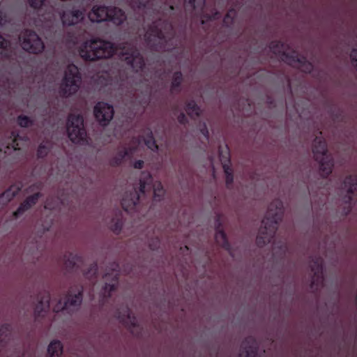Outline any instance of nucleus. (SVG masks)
Masks as SVG:
<instances>
[{
	"label": "nucleus",
	"instance_id": "38",
	"mask_svg": "<svg viewBox=\"0 0 357 357\" xmlns=\"http://www.w3.org/2000/svg\"><path fill=\"white\" fill-rule=\"evenodd\" d=\"M182 79V74L179 72H176L173 75L171 84V91L174 92L178 90Z\"/></svg>",
	"mask_w": 357,
	"mask_h": 357
},
{
	"label": "nucleus",
	"instance_id": "52",
	"mask_svg": "<svg viewBox=\"0 0 357 357\" xmlns=\"http://www.w3.org/2000/svg\"><path fill=\"white\" fill-rule=\"evenodd\" d=\"M52 220L47 221V222L45 224V225L43 226V230L44 231H48L50 229V227H52Z\"/></svg>",
	"mask_w": 357,
	"mask_h": 357
},
{
	"label": "nucleus",
	"instance_id": "26",
	"mask_svg": "<svg viewBox=\"0 0 357 357\" xmlns=\"http://www.w3.org/2000/svg\"><path fill=\"white\" fill-rule=\"evenodd\" d=\"M139 199L137 192L126 194L122 199V206L125 211H131L136 206Z\"/></svg>",
	"mask_w": 357,
	"mask_h": 357
},
{
	"label": "nucleus",
	"instance_id": "51",
	"mask_svg": "<svg viewBox=\"0 0 357 357\" xmlns=\"http://www.w3.org/2000/svg\"><path fill=\"white\" fill-rule=\"evenodd\" d=\"M144 162L142 160H137L133 163V167L135 169H142L144 167Z\"/></svg>",
	"mask_w": 357,
	"mask_h": 357
},
{
	"label": "nucleus",
	"instance_id": "25",
	"mask_svg": "<svg viewBox=\"0 0 357 357\" xmlns=\"http://www.w3.org/2000/svg\"><path fill=\"white\" fill-rule=\"evenodd\" d=\"M63 354V344L57 340L50 342L47 349V357H61Z\"/></svg>",
	"mask_w": 357,
	"mask_h": 357
},
{
	"label": "nucleus",
	"instance_id": "24",
	"mask_svg": "<svg viewBox=\"0 0 357 357\" xmlns=\"http://www.w3.org/2000/svg\"><path fill=\"white\" fill-rule=\"evenodd\" d=\"M83 262V257L78 253L69 252L64 256V266L68 270H72L81 266Z\"/></svg>",
	"mask_w": 357,
	"mask_h": 357
},
{
	"label": "nucleus",
	"instance_id": "23",
	"mask_svg": "<svg viewBox=\"0 0 357 357\" xmlns=\"http://www.w3.org/2000/svg\"><path fill=\"white\" fill-rule=\"evenodd\" d=\"M50 305V296L47 294L43 296L40 300L36 303L33 314L36 319L42 318L45 317V315L48 312L49 307Z\"/></svg>",
	"mask_w": 357,
	"mask_h": 357
},
{
	"label": "nucleus",
	"instance_id": "21",
	"mask_svg": "<svg viewBox=\"0 0 357 357\" xmlns=\"http://www.w3.org/2000/svg\"><path fill=\"white\" fill-rule=\"evenodd\" d=\"M144 38L147 43L155 45L157 44H162V40L165 38V36L161 29L160 31L158 30L157 26L149 28L146 31Z\"/></svg>",
	"mask_w": 357,
	"mask_h": 357
},
{
	"label": "nucleus",
	"instance_id": "35",
	"mask_svg": "<svg viewBox=\"0 0 357 357\" xmlns=\"http://www.w3.org/2000/svg\"><path fill=\"white\" fill-rule=\"evenodd\" d=\"M52 311L54 312H60L62 311H66L67 312V305L66 303V300H63L61 298H55L52 301Z\"/></svg>",
	"mask_w": 357,
	"mask_h": 357
},
{
	"label": "nucleus",
	"instance_id": "8",
	"mask_svg": "<svg viewBox=\"0 0 357 357\" xmlns=\"http://www.w3.org/2000/svg\"><path fill=\"white\" fill-rule=\"evenodd\" d=\"M309 286L312 290H317L324 282L323 260L317 257L312 260L310 265Z\"/></svg>",
	"mask_w": 357,
	"mask_h": 357
},
{
	"label": "nucleus",
	"instance_id": "47",
	"mask_svg": "<svg viewBox=\"0 0 357 357\" xmlns=\"http://www.w3.org/2000/svg\"><path fill=\"white\" fill-rule=\"evenodd\" d=\"M30 6L34 8H38L42 6L45 0H28Z\"/></svg>",
	"mask_w": 357,
	"mask_h": 357
},
{
	"label": "nucleus",
	"instance_id": "32",
	"mask_svg": "<svg viewBox=\"0 0 357 357\" xmlns=\"http://www.w3.org/2000/svg\"><path fill=\"white\" fill-rule=\"evenodd\" d=\"M109 226L110 229L115 234L120 233L123 226L121 213L120 211L115 213V216L109 221Z\"/></svg>",
	"mask_w": 357,
	"mask_h": 357
},
{
	"label": "nucleus",
	"instance_id": "42",
	"mask_svg": "<svg viewBox=\"0 0 357 357\" xmlns=\"http://www.w3.org/2000/svg\"><path fill=\"white\" fill-rule=\"evenodd\" d=\"M50 150V146L47 143L40 144L38 149V155L39 157H44L46 155Z\"/></svg>",
	"mask_w": 357,
	"mask_h": 357
},
{
	"label": "nucleus",
	"instance_id": "10",
	"mask_svg": "<svg viewBox=\"0 0 357 357\" xmlns=\"http://www.w3.org/2000/svg\"><path fill=\"white\" fill-rule=\"evenodd\" d=\"M116 317L132 333H135L139 326V319L132 314L130 310L126 306H122L117 310Z\"/></svg>",
	"mask_w": 357,
	"mask_h": 357
},
{
	"label": "nucleus",
	"instance_id": "41",
	"mask_svg": "<svg viewBox=\"0 0 357 357\" xmlns=\"http://www.w3.org/2000/svg\"><path fill=\"white\" fill-rule=\"evenodd\" d=\"M17 121L18 124L22 128H27L33 124L32 120L26 116H20Z\"/></svg>",
	"mask_w": 357,
	"mask_h": 357
},
{
	"label": "nucleus",
	"instance_id": "28",
	"mask_svg": "<svg viewBox=\"0 0 357 357\" xmlns=\"http://www.w3.org/2000/svg\"><path fill=\"white\" fill-rule=\"evenodd\" d=\"M141 138L149 150L154 153L158 151L159 147L157 145L153 133L150 130H146Z\"/></svg>",
	"mask_w": 357,
	"mask_h": 357
},
{
	"label": "nucleus",
	"instance_id": "48",
	"mask_svg": "<svg viewBox=\"0 0 357 357\" xmlns=\"http://www.w3.org/2000/svg\"><path fill=\"white\" fill-rule=\"evenodd\" d=\"M177 120L178 122L181 124L184 125L188 123V117L183 112L179 114V115L177 116Z\"/></svg>",
	"mask_w": 357,
	"mask_h": 357
},
{
	"label": "nucleus",
	"instance_id": "34",
	"mask_svg": "<svg viewBox=\"0 0 357 357\" xmlns=\"http://www.w3.org/2000/svg\"><path fill=\"white\" fill-rule=\"evenodd\" d=\"M215 238L217 243L226 249L227 250H229L230 245L227 240L226 234L222 231V229H220L216 231L215 235Z\"/></svg>",
	"mask_w": 357,
	"mask_h": 357
},
{
	"label": "nucleus",
	"instance_id": "1",
	"mask_svg": "<svg viewBox=\"0 0 357 357\" xmlns=\"http://www.w3.org/2000/svg\"><path fill=\"white\" fill-rule=\"evenodd\" d=\"M284 213V203L280 199L275 198L268 204L256 238L258 246L262 247L271 241L278 229L279 224L282 220Z\"/></svg>",
	"mask_w": 357,
	"mask_h": 357
},
{
	"label": "nucleus",
	"instance_id": "44",
	"mask_svg": "<svg viewBox=\"0 0 357 357\" xmlns=\"http://www.w3.org/2000/svg\"><path fill=\"white\" fill-rule=\"evenodd\" d=\"M349 56L351 65L357 72V49H352Z\"/></svg>",
	"mask_w": 357,
	"mask_h": 357
},
{
	"label": "nucleus",
	"instance_id": "37",
	"mask_svg": "<svg viewBox=\"0 0 357 357\" xmlns=\"http://www.w3.org/2000/svg\"><path fill=\"white\" fill-rule=\"evenodd\" d=\"M154 197L155 199L160 200L165 195V189L160 181H155L153 185Z\"/></svg>",
	"mask_w": 357,
	"mask_h": 357
},
{
	"label": "nucleus",
	"instance_id": "16",
	"mask_svg": "<svg viewBox=\"0 0 357 357\" xmlns=\"http://www.w3.org/2000/svg\"><path fill=\"white\" fill-rule=\"evenodd\" d=\"M84 13L79 10H64L61 14V20L63 25L73 26L82 21Z\"/></svg>",
	"mask_w": 357,
	"mask_h": 357
},
{
	"label": "nucleus",
	"instance_id": "33",
	"mask_svg": "<svg viewBox=\"0 0 357 357\" xmlns=\"http://www.w3.org/2000/svg\"><path fill=\"white\" fill-rule=\"evenodd\" d=\"M153 182V177L150 172H142L139 176V190L144 192L147 187Z\"/></svg>",
	"mask_w": 357,
	"mask_h": 357
},
{
	"label": "nucleus",
	"instance_id": "2",
	"mask_svg": "<svg viewBox=\"0 0 357 357\" xmlns=\"http://www.w3.org/2000/svg\"><path fill=\"white\" fill-rule=\"evenodd\" d=\"M116 51L110 42L100 39L88 40L79 46V56L86 61H96L109 58Z\"/></svg>",
	"mask_w": 357,
	"mask_h": 357
},
{
	"label": "nucleus",
	"instance_id": "15",
	"mask_svg": "<svg viewBox=\"0 0 357 357\" xmlns=\"http://www.w3.org/2000/svg\"><path fill=\"white\" fill-rule=\"evenodd\" d=\"M110 7L94 6L89 12L88 17L92 22L109 21Z\"/></svg>",
	"mask_w": 357,
	"mask_h": 357
},
{
	"label": "nucleus",
	"instance_id": "19",
	"mask_svg": "<svg viewBox=\"0 0 357 357\" xmlns=\"http://www.w3.org/2000/svg\"><path fill=\"white\" fill-rule=\"evenodd\" d=\"M40 196V193H36L33 195L28 197L19 206L17 209L13 212V215L14 218L17 219L23 216L26 211H28L33 206L36 204Z\"/></svg>",
	"mask_w": 357,
	"mask_h": 357
},
{
	"label": "nucleus",
	"instance_id": "53",
	"mask_svg": "<svg viewBox=\"0 0 357 357\" xmlns=\"http://www.w3.org/2000/svg\"><path fill=\"white\" fill-rule=\"evenodd\" d=\"M172 29V27L170 25H165V33H169V31Z\"/></svg>",
	"mask_w": 357,
	"mask_h": 357
},
{
	"label": "nucleus",
	"instance_id": "43",
	"mask_svg": "<svg viewBox=\"0 0 357 357\" xmlns=\"http://www.w3.org/2000/svg\"><path fill=\"white\" fill-rule=\"evenodd\" d=\"M198 129L199 132L206 138L208 139L209 132L207 128L206 123L204 121H199L198 123Z\"/></svg>",
	"mask_w": 357,
	"mask_h": 357
},
{
	"label": "nucleus",
	"instance_id": "39",
	"mask_svg": "<svg viewBox=\"0 0 357 357\" xmlns=\"http://www.w3.org/2000/svg\"><path fill=\"white\" fill-rule=\"evenodd\" d=\"M236 15V12L234 9H231L228 11L227 14L224 18V24L226 26H230L233 23V20Z\"/></svg>",
	"mask_w": 357,
	"mask_h": 357
},
{
	"label": "nucleus",
	"instance_id": "17",
	"mask_svg": "<svg viewBox=\"0 0 357 357\" xmlns=\"http://www.w3.org/2000/svg\"><path fill=\"white\" fill-rule=\"evenodd\" d=\"M22 186L21 183H14L0 195V211L18 195Z\"/></svg>",
	"mask_w": 357,
	"mask_h": 357
},
{
	"label": "nucleus",
	"instance_id": "6",
	"mask_svg": "<svg viewBox=\"0 0 357 357\" xmlns=\"http://www.w3.org/2000/svg\"><path fill=\"white\" fill-rule=\"evenodd\" d=\"M20 40L23 50L30 53L38 54L45 48L43 40L35 32L26 31Z\"/></svg>",
	"mask_w": 357,
	"mask_h": 357
},
{
	"label": "nucleus",
	"instance_id": "31",
	"mask_svg": "<svg viewBox=\"0 0 357 357\" xmlns=\"http://www.w3.org/2000/svg\"><path fill=\"white\" fill-rule=\"evenodd\" d=\"M126 18L125 13L121 9L110 7L109 21L112 22L115 24H121Z\"/></svg>",
	"mask_w": 357,
	"mask_h": 357
},
{
	"label": "nucleus",
	"instance_id": "49",
	"mask_svg": "<svg viewBox=\"0 0 357 357\" xmlns=\"http://www.w3.org/2000/svg\"><path fill=\"white\" fill-rule=\"evenodd\" d=\"M8 17V14L7 11L3 12L0 10V25H3L7 21V18Z\"/></svg>",
	"mask_w": 357,
	"mask_h": 357
},
{
	"label": "nucleus",
	"instance_id": "7",
	"mask_svg": "<svg viewBox=\"0 0 357 357\" xmlns=\"http://www.w3.org/2000/svg\"><path fill=\"white\" fill-rule=\"evenodd\" d=\"M340 195L344 203L351 206L356 197H357V176L349 175L346 176L340 187Z\"/></svg>",
	"mask_w": 357,
	"mask_h": 357
},
{
	"label": "nucleus",
	"instance_id": "3",
	"mask_svg": "<svg viewBox=\"0 0 357 357\" xmlns=\"http://www.w3.org/2000/svg\"><path fill=\"white\" fill-rule=\"evenodd\" d=\"M269 48L275 54H282V59L288 64L300 69L305 73H310L313 69L312 64L297 52L293 51L290 53L284 52V44L279 41H273L270 43Z\"/></svg>",
	"mask_w": 357,
	"mask_h": 357
},
{
	"label": "nucleus",
	"instance_id": "13",
	"mask_svg": "<svg viewBox=\"0 0 357 357\" xmlns=\"http://www.w3.org/2000/svg\"><path fill=\"white\" fill-rule=\"evenodd\" d=\"M220 158L225 176V183L227 186L229 187L234 181V171L231 167L227 147H224L220 150Z\"/></svg>",
	"mask_w": 357,
	"mask_h": 357
},
{
	"label": "nucleus",
	"instance_id": "20",
	"mask_svg": "<svg viewBox=\"0 0 357 357\" xmlns=\"http://www.w3.org/2000/svg\"><path fill=\"white\" fill-rule=\"evenodd\" d=\"M239 357H259L257 354V343L252 337L246 339L242 343Z\"/></svg>",
	"mask_w": 357,
	"mask_h": 357
},
{
	"label": "nucleus",
	"instance_id": "22",
	"mask_svg": "<svg viewBox=\"0 0 357 357\" xmlns=\"http://www.w3.org/2000/svg\"><path fill=\"white\" fill-rule=\"evenodd\" d=\"M312 152L316 160L329 155L327 154L326 143L321 134L319 136H317L314 140Z\"/></svg>",
	"mask_w": 357,
	"mask_h": 357
},
{
	"label": "nucleus",
	"instance_id": "12",
	"mask_svg": "<svg viewBox=\"0 0 357 357\" xmlns=\"http://www.w3.org/2000/svg\"><path fill=\"white\" fill-rule=\"evenodd\" d=\"M82 294L83 287L82 286H76L70 289L65 298L67 305V312L75 311L79 307L83 299Z\"/></svg>",
	"mask_w": 357,
	"mask_h": 357
},
{
	"label": "nucleus",
	"instance_id": "4",
	"mask_svg": "<svg viewBox=\"0 0 357 357\" xmlns=\"http://www.w3.org/2000/svg\"><path fill=\"white\" fill-rule=\"evenodd\" d=\"M80 84L81 76L77 67L73 64H69L65 70L59 93L65 97L70 96L77 92Z\"/></svg>",
	"mask_w": 357,
	"mask_h": 357
},
{
	"label": "nucleus",
	"instance_id": "5",
	"mask_svg": "<svg viewBox=\"0 0 357 357\" xmlns=\"http://www.w3.org/2000/svg\"><path fill=\"white\" fill-rule=\"evenodd\" d=\"M67 132L69 139L75 144L86 141V132L84 128V121L81 116L72 114L68 117Z\"/></svg>",
	"mask_w": 357,
	"mask_h": 357
},
{
	"label": "nucleus",
	"instance_id": "27",
	"mask_svg": "<svg viewBox=\"0 0 357 357\" xmlns=\"http://www.w3.org/2000/svg\"><path fill=\"white\" fill-rule=\"evenodd\" d=\"M317 161L319 163V169L323 176H326L332 172L334 164L333 158L330 155L317 160Z\"/></svg>",
	"mask_w": 357,
	"mask_h": 357
},
{
	"label": "nucleus",
	"instance_id": "29",
	"mask_svg": "<svg viewBox=\"0 0 357 357\" xmlns=\"http://www.w3.org/2000/svg\"><path fill=\"white\" fill-rule=\"evenodd\" d=\"M185 109L188 116H190L191 118L198 117L202 113V110L200 107L195 100H192L186 102Z\"/></svg>",
	"mask_w": 357,
	"mask_h": 357
},
{
	"label": "nucleus",
	"instance_id": "50",
	"mask_svg": "<svg viewBox=\"0 0 357 357\" xmlns=\"http://www.w3.org/2000/svg\"><path fill=\"white\" fill-rule=\"evenodd\" d=\"M214 227L216 229V231L220 230V229H221V227H222V222H221V220H220V217L219 215H218L215 220V222H214Z\"/></svg>",
	"mask_w": 357,
	"mask_h": 357
},
{
	"label": "nucleus",
	"instance_id": "30",
	"mask_svg": "<svg viewBox=\"0 0 357 357\" xmlns=\"http://www.w3.org/2000/svg\"><path fill=\"white\" fill-rule=\"evenodd\" d=\"M13 331L11 324L5 323L0 326V345L6 344L10 339Z\"/></svg>",
	"mask_w": 357,
	"mask_h": 357
},
{
	"label": "nucleus",
	"instance_id": "46",
	"mask_svg": "<svg viewBox=\"0 0 357 357\" xmlns=\"http://www.w3.org/2000/svg\"><path fill=\"white\" fill-rule=\"evenodd\" d=\"M8 45V41H6L1 36H0V55L2 54L7 49Z\"/></svg>",
	"mask_w": 357,
	"mask_h": 357
},
{
	"label": "nucleus",
	"instance_id": "18",
	"mask_svg": "<svg viewBox=\"0 0 357 357\" xmlns=\"http://www.w3.org/2000/svg\"><path fill=\"white\" fill-rule=\"evenodd\" d=\"M104 284L102 285L100 294L104 298L110 296L111 292L114 290L117 284V275L116 273L105 274L103 277Z\"/></svg>",
	"mask_w": 357,
	"mask_h": 357
},
{
	"label": "nucleus",
	"instance_id": "45",
	"mask_svg": "<svg viewBox=\"0 0 357 357\" xmlns=\"http://www.w3.org/2000/svg\"><path fill=\"white\" fill-rule=\"evenodd\" d=\"M147 2V0H132L131 1V6L135 8H140L142 6H145L146 3Z\"/></svg>",
	"mask_w": 357,
	"mask_h": 357
},
{
	"label": "nucleus",
	"instance_id": "11",
	"mask_svg": "<svg viewBox=\"0 0 357 357\" xmlns=\"http://www.w3.org/2000/svg\"><path fill=\"white\" fill-rule=\"evenodd\" d=\"M114 108L104 102H98L93 109L96 120L102 126H107L114 116Z\"/></svg>",
	"mask_w": 357,
	"mask_h": 357
},
{
	"label": "nucleus",
	"instance_id": "14",
	"mask_svg": "<svg viewBox=\"0 0 357 357\" xmlns=\"http://www.w3.org/2000/svg\"><path fill=\"white\" fill-rule=\"evenodd\" d=\"M121 59L125 60L128 65H130L133 70L138 71L142 68L144 61L142 56L136 50L130 49L123 50L121 52Z\"/></svg>",
	"mask_w": 357,
	"mask_h": 357
},
{
	"label": "nucleus",
	"instance_id": "40",
	"mask_svg": "<svg viewBox=\"0 0 357 357\" xmlns=\"http://www.w3.org/2000/svg\"><path fill=\"white\" fill-rule=\"evenodd\" d=\"M187 7H190L192 9L196 8L197 7H202L205 2V0H184Z\"/></svg>",
	"mask_w": 357,
	"mask_h": 357
},
{
	"label": "nucleus",
	"instance_id": "36",
	"mask_svg": "<svg viewBox=\"0 0 357 357\" xmlns=\"http://www.w3.org/2000/svg\"><path fill=\"white\" fill-rule=\"evenodd\" d=\"M134 151V149H124L123 150L119 151L117 155L112 160V164L114 165L119 164L126 155L132 154Z\"/></svg>",
	"mask_w": 357,
	"mask_h": 357
},
{
	"label": "nucleus",
	"instance_id": "9",
	"mask_svg": "<svg viewBox=\"0 0 357 357\" xmlns=\"http://www.w3.org/2000/svg\"><path fill=\"white\" fill-rule=\"evenodd\" d=\"M27 143L28 139L26 137H22L18 134L13 132L8 142L1 145L0 157L10 155L13 152L20 151Z\"/></svg>",
	"mask_w": 357,
	"mask_h": 357
}]
</instances>
